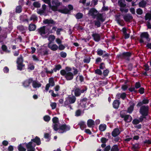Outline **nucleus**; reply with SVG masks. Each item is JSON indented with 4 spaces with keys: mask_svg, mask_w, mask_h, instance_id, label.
<instances>
[{
    "mask_svg": "<svg viewBox=\"0 0 151 151\" xmlns=\"http://www.w3.org/2000/svg\"><path fill=\"white\" fill-rule=\"evenodd\" d=\"M98 11L95 8H93L91 9L89 11V13L91 14V15L93 16H96V19L97 20L94 21L95 26H96L97 27H99L101 26V23L100 21L103 22L105 20V18H104L102 14L98 13L96 14H94V13H97Z\"/></svg>",
    "mask_w": 151,
    "mask_h": 151,
    "instance_id": "obj_1",
    "label": "nucleus"
},
{
    "mask_svg": "<svg viewBox=\"0 0 151 151\" xmlns=\"http://www.w3.org/2000/svg\"><path fill=\"white\" fill-rule=\"evenodd\" d=\"M53 128L55 131H57L58 130L59 133H62L69 130L70 127L65 124L62 125L59 127L57 124H54L53 125Z\"/></svg>",
    "mask_w": 151,
    "mask_h": 151,
    "instance_id": "obj_2",
    "label": "nucleus"
},
{
    "mask_svg": "<svg viewBox=\"0 0 151 151\" xmlns=\"http://www.w3.org/2000/svg\"><path fill=\"white\" fill-rule=\"evenodd\" d=\"M132 53L130 52H124L117 55L118 58L122 59H125L127 60H129V58L131 57Z\"/></svg>",
    "mask_w": 151,
    "mask_h": 151,
    "instance_id": "obj_3",
    "label": "nucleus"
},
{
    "mask_svg": "<svg viewBox=\"0 0 151 151\" xmlns=\"http://www.w3.org/2000/svg\"><path fill=\"white\" fill-rule=\"evenodd\" d=\"M51 2L52 5L51 4L50 8L54 12L58 11V7L62 4V3L58 0H52Z\"/></svg>",
    "mask_w": 151,
    "mask_h": 151,
    "instance_id": "obj_4",
    "label": "nucleus"
},
{
    "mask_svg": "<svg viewBox=\"0 0 151 151\" xmlns=\"http://www.w3.org/2000/svg\"><path fill=\"white\" fill-rule=\"evenodd\" d=\"M125 2V0H119L118 1L119 5L120 7V10L122 12H124L125 13H127L128 12V9H124L123 7L126 6V4L123 2Z\"/></svg>",
    "mask_w": 151,
    "mask_h": 151,
    "instance_id": "obj_5",
    "label": "nucleus"
},
{
    "mask_svg": "<svg viewBox=\"0 0 151 151\" xmlns=\"http://www.w3.org/2000/svg\"><path fill=\"white\" fill-rule=\"evenodd\" d=\"M76 100V98L75 96H69L67 98L64 102V106H66L69 104H73L75 103Z\"/></svg>",
    "mask_w": 151,
    "mask_h": 151,
    "instance_id": "obj_6",
    "label": "nucleus"
},
{
    "mask_svg": "<svg viewBox=\"0 0 151 151\" xmlns=\"http://www.w3.org/2000/svg\"><path fill=\"white\" fill-rule=\"evenodd\" d=\"M149 108L147 106H142L140 108L139 112L143 116H146L148 115Z\"/></svg>",
    "mask_w": 151,
    "mask_h": 151,
    "instance_id": "obj_7",
    "label": "nucleus"
},
{
    "mask_svg": "<svg viewBox=\"0 0 151 151\" xmlns=\"http://www.w3.org/2000/svg\"><path fill=\"white\" fill-rule=\"evenodd\" d=\"M122 15L123 17L124 20L126 22H130L133 19L132 16L129 13H127L125 14H122Z\"/></svg>",
    "mask_w": 151,
    "mask_h": 151,
    "instance_id": "obj_8",
    "label": "nucleus"
},
{
    "mask_svg": "<svg viewBox=\"0 0 151 151\" xmlns=\"http://www.w3.org/2000/svg\"><path fill=\"white\" fill-rule=\"evenodd\" d=\"M87 88L85 86L84 88L82 90H81L80 89L78 88H76L75 89L74 91V94L76 96H79L82 93H83L85 91H86L87 90Z\"/></svg>",
    "mask_w": 151,
    "mask_h": 151,
    "instance_id": "obj_9",
    "label": "nucleus"
},
{
    "mask_svg": "<svg viewBox=\"0 0 151 151\" xmlns=\"http://www.w3.org/2000/svg\"><path fill=\"white\" fill-rule=\"evenodd\" d=\"M149 36V35L147 32L142 33L140 35V39L139 40L140 43L142 44L144 43V41L143 39V38H147Z\"/></svg>",
    "mask_w": 151,
    "mask_h": 151,
    "instance_id": "obj_10",
    "label": "nucleus"
},
{
    "mask_svg": "<svg viewBox=\"0 0 151 151\" xmlns=\"http://www.w3.org/2000/svg\"><path fill=\"white\" fill-rule=\"evenodd\" d=\"M49 82V83L46 85L45 88V90L47 91L48 90L50 86H53L55 85L54 81L52 78H50Z\"/></svg>",
    "mask_w": 151,
    "mask_h": 151,
    "instance_id": "obj_11",
    "label": "nucleus"
},
{
    "mask_svg": "<svg viewBox=\"0 0 151 151\" xmlns=\"http://www.w3.org/2000/svg\"><path fill=\"white\" fill-rule=\"evenodd\" d=\"M122 111L121 112V116L122 118L124 119V120L125 121L127 122H130L132 120V118L129 115H123L121 114Z\"/></svg>",
    "mask_w": 151,
    "mask_h": 151,
    "instance_id": "obj_12",
    "label": "nucleus"
},
{
    "mask_svg": "<svg viewBox=\"0 0 151 151\" xmlns=\"http://www.w3.org/2000/svg\"><path fill=\"white\" fill-rule=\"evenodd\" d=\"M92 36L93 38V40L96 42H99L101 40V36L98 33H93L92 35Z\"/></svg>",
    "mask_w": 151,
    "mask_h": 151,
    "instance_id": "obj_13",
    "label": "nucleus"
},
{
    "mask_svg": "<svg viewBox=\"0 0 151 151\" xmlns=\"http://www.w3.org/2000/svg\"><path fill=\"white\" fill-rule=\"evenodd\" d=\"M121 133V131L118 128L114 129L112 132V135L113 137H116L119 135Z\"/></svg>",
    "mask_w": 151,
    "mask_h": 151,
    "instance_id": "obj_14",
    "label": "nucleus"
},
{
    "mask_svg": "<svg viewBox=\"0 0 151 151\" xmlns=\"http://www.w3.org/2000/svg\"><path fill=\"white\" fill-rule=\"evenodd\" d=\"M43 23L45 24H52L55 25L56 24L55 22L51 19H45L43 21Z\"/></svg>",
    "mask_w": 151,
    "mask_h": 151,
    "instance_id": "obj_15",
    "label": "nucleus"
},
{
    "mask_svg": "<svg viewBox=\"0 0 151 151\" xmlns=\"http://www.w3.org/2000/svg\"><path fill=\"white\" fill-rule=\"evenodd\" d=\"M37 31L38 33L41 35H44L46 34L45 26H43L37 29Z\"/></svg>",
    "mask_w": 151,
    "mask_h": 151,
    "instance_id": "obj_16",
    "label": "nucleus"
},
{
    "mask_svg": "<svg viewBox=\"0 0 151 151\" xmlns=\"http://www.w3.org/2000/svg\"><path fill=\"white\" fill-rule=\"evenodd\" d=\"M71 71L72 72H68L66 76H73V75H76L77 74L78 72V70L74 67H72V71Z\"/></svg>",
    "mask_w": 151,
    "mask_h": 151,
    "instance_id": "obj_17",
    "label": "nucleus"
},
{
    "mask_svg": "<svg viewBox=\"0 0 151 151\" xmlns=\"http://www.w3.org/2000/svg\"><path fill=\"white\" fill-rule=\"evenodd\" d=\"M40 52L42 55L45 56L48 55V50L45 48H41L40 49Z\"/></svg>",
    "mask_w": 151,
    "mask_h": 151,
    "instance_id": "obj_18",
    "label": "nucleus"
},
{
    "mask_svg": "<svg viewBox=\"0 0 151 151\" xmlns=\"http://www.w3.org/2000/svg\"><path fill=\"white\" fill-rule=\"evenodd\" d=\"M48 47L52 51H55L58 48V45L56 44H53L51 45V44H48Z\"/></svg>",
    "mask_w": 151,
    "mask_h": 151,
    "instance_id": "obj_19",
    "label": "nucleus"
},
{
    "mask_svg": "<svg viewBox=\"0 0 151 151\" xmlns=\"http://www.w3.org/2000/svg\"><path fill=\"white\" fill-rule=\"evenodd\" d=\"M127 29L126 27H124L122 29V31L124 35V38L125 39L128 38L130 37V35L127 32Z\"/></svg>",
    "mask_w": 151,
    "mask_h": 151,
    "instance_id": "obj_20",
    "label": "nucleus"
},
{
    "mask_svg": "<svg viewBox=\"0 0 151 151\" xmlns=\"http://www.w3.org/2000/svg\"><path fill=\"white\" fill-rule=\"evenodd\" d=\"M32 86L35 88L40 87L41 84L39 83L38 81H34L32 82Z\"/></svg>",
    "mask_w": 151,
    "mask_h": 151,
    "instance_id": "obj_21",
    "label": "nucleus"
},
{
    "mask_svg": "<svg viewBox=\"0 0 151 151\" xmlns=\"http://www.w3.org/2000/svg\"><path fill=\"white\" fill-rule=\"evenodd\" d=\"M126 94L125 93H119L116 95V98L117 99H120V98L123 99H124L126 97Z\"/></svg>",
    "mask_w": 151,
    "mask_h": 151,
    "instance_id": "obj_22",
    "label": "nucleus"
},
{
    "mask_svg": "<svg viewBox=\"0 0 151 151\" xmlns=\"http://www.w3.org/2000/svg\"><path fill=\"white\" fill-rule=\"evenodd\" d=\"M58 11L63 14H68L70 13V10L66 8L63 9H59Z\"/></svg>",
    "mask_w": 151,
    "mask_h": 151,
    "instance_id": "obj_23",
    "label": "nucleus"
},
{
    "mask_svg": "<svg viewBox=\"0 0 151 151\" xmlns=\"http://www.w3.org/2000/svg\"><path fill=\"white\" fill-rule=\"evenodd\" d=\"M36 25L33 24H30L28 27V29L30 31H34L36 29Z\"/></svg>",
    "mask_w": 151,
    "mask_h": 151,
    "instance_id": "obj_24",
    "label": "nucleus"
},
{
    "mask_svg": "<svg viewBox=\"0 0 151 151\" xmlns=\"http://www.w3.org/2000/svg\"><path fill=\"white\" fill-rule=\"evenodd\" d=\"M32 80L30 79L25 81L23 83V85L25 87H28L30 83L32 82Z\"/></svg>",
    "mask_w": 151,
    "mask_h": 151,
    "instance_id": "obj_25",
    "label": "nucleus"
},
{
    "mask_svg": "<svg viewBox=\"0 0 151 151\" xmlns=\"http://www.w3.org/2000/svg\"><path fill=\"white\" fill-rule=\"evenodd\" d=\"M31 142L36 143L38 145H39L41 144L40 139L37 137H36L35 139H32Z\"/></svg>",
    "mask_w": 151,
    "mask_h": 151,
    "instance_id": "obj_26",
    "label": "nucleus"
},
{
    "mask_svg": "<svg viewBox=\"0 0 151 151\" xmlns=\"http://www.w3.org/2000/svg\"><path fill=\"white\" fill-rule=\"evenodd\" d=\"M146 1L145 0H142L139 3V6L140 7L144 8L146 6Z\"/></svg>",
    "mask_w": 151,
    "mask_h": 151,
    "instance_id": "obj_27",
    "label": "nucleus"
},
{
    "mask_svg": "<svg viewBox=\"0 0 151 151\" xmlns=\"http://www.w3.org/2000/svg\"><path fill=\"white\" fill-rule=\"evenodd\" d=\"M27 148L35 147V145L32 142H30L28 143H25Z\"/></svg>",
    "mask_w": 151,
    "mask_h": 151,
    "instance_id": "obj_28",
    "label": "nucleus"
},
{
    "mask_svg": "<svg viewBox=\"0 0 151 151\" xmlns=\"http://www.w3.org/2000/svg\"><path fill=\"white\" fill-rule=\"evenodd\" d=\"M55 39V37L54 35H50L48 38V40L49 41L48 44H51Z\"/></svg>",
    "mask_w": 151,
    "mask_h": 151,
    "instance_id": "obj_29",
    "label": "nucleus"
},
{
    "mask_svg": "<svg viewBox=\"0 0 151 151\" xmlns=\"http://www.w3.org/2000/svg\"><path fill=\"white\" fill-rule=\"evenodd\" d=\"M22 11V6L21 5L17 6L15 9V12L16 13H20Z\"/></svg>",
    "mask_w": 151,
    "mask_h": 151,
    "instance_id": "obj_30",
    "label": "nucleus"
},
{
    "mask_svg": "<svg viewBox=\"0 0 151 151\" xmlns=\"http://www.w3.org/2000/svg\"><path fill=\"white\" fill-rule=\"evenodd\" d=\"M120 102L118 100L114 101L113 104V107L116 109H117L119 107Z\"/></svg>",
    "mask_w": 151,
    "mask_h": 151,
    "instance_id": "obj_31",
    "label": "nucleus"
},
{
    "mask_svg": "<svg viewBox=\"0 0 151 151\" xmlns=\"http://www.w3.org/2000/svg\"><path fill=\"white\" fill-rule=\"evenodd\" d=\"M87 124L88 127H90L94 125V122L92 119H89L87 121Z\"/></svg>",
    "mask_w": 151,
    "mask_h": 151,
    "instance_id": "obj_32",
    "label": "nucleus"
},
{
    "mask_svg": "<svg viewBox=\"0 0 151 151\" xmlns=\"http://www.w3.org/2000/svg\"><path fill=\"white\" fill-rule=\"evenodd\" d=\"M25 144H21L18 146V148L19 151H26V149L23 146Z\"/></svg>",
    "mask_w": 151,
    "mask_h": 151,
    "instance_id": "obj_33",
    "label": "nucleus"
},
{
    "mask_svg": "<svg viewBox=\"0 0 151 151\" xmlns=\"http://www.w3.org/2000/svg\"><path fill=\"white\" fill-rule=\"evenodd\" d=\"M23 59L22 55H21L20 57L18 58L17 60V63H23Z\"/></svg>",
    "mask_w": 151,
    "mask_h": 151,
    "instance_id": "obj_34",
    "label": "nucleus"
},
{
    "mask_svg": "<svg viewBox=\"0 0 151 151\" xmlns=\"http://www.w3.org/2000/svg\"><path fill=\"white\" fill-rule=\"evenodd\" d=\"M78 124L80 126V128L82 130L86 127L85 122L83 121L80 122Z\"/></svg>",
    "mask_w": 151,
    "mask_h": 151,
    "instance_id": "obj_35",
    "label": "nucleus"
},
{
    "mask_svg": "<svg viewBox=\"0 0 151 151\" xmlns=\"http://www.w3.org/2000/svg\"><path fill=\"white\" fill-rule=\"evenodd\" d=\"M135 104L133 103H132V104L128 108V112L131 113L132 112L134 109V106H135Z\"/></svg>",
    "mask_w": 151,
    "mask_h": 151,
    "instance_id": "obj_36",
    "label": "nucleus"
},
{
    "mask_svg": "<svg viewBox=\"0 0 151 151\" xmlns=\"http://www.w3.org/2000/svg\"><path fill=\"white\" fill-rule=\"evenodd\" d=\"M17 69L20 70H22L23 69V68L25 66V64L23 63L17 64Z\"/></svg>",
    "mask_w": 151,
    "mask_h": 151,
    "instance_id": "obj_37",
    "label": "nucleus"
},
{
    "mask_svg": "<svg viewBox=\"0 0 151 151\" xmlns=\"http://www.w3.org/2000/svg\"><path fill=\"white\" fill-rule=\"evenodd\" d=\"M55 68H53V70L55 72H56L57 70H59L62 68L60 64L55 65Z\"/></svg>",
    "mask_w": 151,
    "mask_h": 151,
    "instance_id": "obj_38",
    "label": "nucleus"
},
{
    "mask_svg": "<svg viewBox=\"0 0 151 151\" xmlns=\"http://www.w3.org/2000/svg\"><path fill=\"white\" fill-rule=\"evenodd\" d=\"M145 19L146 20L150 21L151 20V13H146L145 16Z\"/></svg>",
    "mask_w": 151,
    "mask_h": 151,
    "instance_id": "obj_39",
    "label": "nucleus"
},
{
    "mask_svg": "<svg viewBox=\"0 0 151 151\" xmlns=\"http://www.w3.org/2000/svg\"><path fill=\"white\" fill-rule=\"evenodd\" d=\"M106 128V126L104 124H101L99 126V129L101 131H104Z\"/></svg>",
    "mask_w": 151,
    "mask_h": 151,
    "instance_id": "obj_40",
    "label": "nucleus"
},
{
    "mask_svg": "<svg viewBox=\"0 0 151 151\" xmlns=\"http://www.w3.org/2000/svg\"><path fill=\"white\" fill-rule=\"evenodd\" d=\"M83 14L82 13L78 12L76 14L75 16V17L76 19H80L83 17Z\"/></svg>",
    "mask_w": 151,
    "mask_h": 151,
    "instance_id": "obj_41",
    "label": "nucleus"
},
{
    "mask_svg": "<svg viewBox=\"0 0 151 151\" xmlns=\"http://www.w3.org/2000/svg\"><path fill=\"white\" fill-rule=\"evenodd\" d=\"M35 8H39L40 7V4L38 1H35L33 4Z\"/></svg>",
    "mask_w": 151,
    "mask_h": 151,
    "instance_id": "obj_42",
    "label": "nucleus"
},
{
    "mask_svg": "<svg viewBox=\"0 0 151 151\" xmlns=\"http://www.w3.org/2000/svg\"><path fill=\"white\" fill-rule=\"evenodd\" d=\"M96 52L97 55L100 56L102 55L104 53V51L100 48H98Z\"/></svg>",
    "mask_w": 151,
    "mask_h": 151,
    "instance_id": "obj_43",
    "label": "nucleus"
},
{
    "mask_svg": "<svg viewBox=\"0 0 151 151\" xmlns=\"http://www.w3.org/2000/svg\"><path fill=\"white\" fill-rule=\"evenodd\" d=\"M37 17L35 15H32L30 17L29 20L30 21L33 20L34 21H37Z\"/></svg>",
    "mask_w": 151,
    "mask_h": 151,
    "instance_id": "obj_44",
    "label": "nucleus"
},
{
    "mask_svg": "<svg viewBox=\"0 0 151 151\" xmlns=\"http://www.w3.org/2000/svg\"><path fill=\"white\" fill-rule=\"evenodd\" d=\"M17 29L21 32H24L25 30L24 27L22 25L17 27Z\"/></svg>",
    "mask_w": 151,
    "mask_h": 151,
    "instance_id": "obj_45",
    "label": "nucleus"
},
{
    "mask_svg": "<svg viewBox=\"0 0 151 151\" xmlns=\"http://www.w3.org/2000/svg\"><path fill=\"white\" fill-rule=\"evenodd\" d=\"M120 15H116L115 16V18L116 20V21L119 24H121V21H120Z\"/></svg>",
    "mask_w": 151,
    "mask_h": 151,
    "instance_id": "obj_46",
    "label": "nucleus"
},
{
    "mask_svg": "<svg viewBox=\"0 0 151 151\" xmlns=\"http://www.w3.org/2000/svg\"><path fill=\"white\" fill-rule=\"evenodd\" d=\"M95 73L96 74L99 75H101L102 74V71L101 70V69H97L95 71Z\"/></svg>",
    "mask_w": 151,
    "mask_h": 151,
    "instance_id": "obj_47",
    "label": "nucleus"
},
{
    "mask_svg": "<svg viewBox=\"0 0 151 151\" xmlns=\"http://www.w3.org/2000/svg\"><path fill=\"white\" fill-rule=\"evenodd\" d=\"M111 151H119L117 145H115L113 146L111 149Z\"/></svg>",
    "mask_w": 151,
    "mask_h": 151,
    "instance_id": "obj_48",
    "label": "nucleus"
},
{
    "mask_svg": "<svg viewBox=\"0 0 151 151\" xmlns=\"http://www.w3.org/2000/svg\"><path fill=\"white\" fill-rule=\"evenodd\" d=\"M139 148V145L138 144H135L133 145L132 149L135 151H137V149Z\"/></svg>",
    "mask_w": 151,
    "mask_h": 151,
    "instance_id": "obj_49",
    "label": "nucleus"
},
{
    "mask_svg": "<svg viewBox=\"0 0 151 151\" xmlns=\"http://www.w3.org/2000/svg\"><path fill=\"white\" fill-rule=\"evenodd\" d=\"M136 12L138 14L141 15L143 13V11L141 9L139 8L137 9Z\"/></svg>",
    "mask_w": 151,
    "mask_h": 151,
    "instance_id": "obj_50",
    "label": "nucleus"
},
{
    "mask_svg": "<svg viewBox=\"0 0 151 151\" xmlns=\"http://www.w3.org/2000/svg\"><path fill=\"white\" fill-rule=\"evenodd\" d=\"M60 56L63 58H65L67 56L66 53L62 51L60 52Z\"/></svg>",
    "mask_w": 151,
    "mask_h": 151,
    "instance_id": "obj_51",
    "label": "nucleus"
},
{
    "mask_svg": "<svg viewBox=\"0 0 151 151\" xmlns=\"http://www.w3.org/2000/svg\"><path fill=\"white\" fill-rule=\"evenodd\" d=\"M76 79L77 81H80L81 82L83 81V76H77Z\"/></svg>",
    "mask_w": 151,
    "mask_h": 151,
    "instance_id": "obj_52",
    "label": "nucleus"
},
{
    "mask_svg": "<svg viewBox=\"0 0 151 151\" xmlns=\"http://www.w3.org/2000/svg\"><path fill=\"white\" fill-rule=\"evenodd\" d=\"M3 71L5 73H8L9 71V69L7 66H5L3 68Z\"/></svg>",
    "mask_w": 151,
    "mask_h": 151,
    "instance_id": "obj_53",
    "label": "nucleus"
},
{
    "mask_svg": "<svg viewBox=\"0 0 151 151\" xmlns=\"http://www.w3.org/2000/svg\"><path fill=\"white\" fill-rule=\"evenodd\" d=\"M1 49L4 52H6L7 51V47L5 45H3L1 46Z\"/></svg>",
    "mask_w": 151,
    "mask_h": 151,
    "instance_id": "obj_54",
    "label": "nucleus"
},
{
    "mask_svg": "<svg viewBox=\"0 0 151 151\" xmlns=\"http://www.w3.org/2000/svg\"><path fill=\"white\" fill-rule=\"evenodd\" d=\"M60 74L62 76H66L67 73L65 70H61L60 71Z\"/></svg>",
    "mask_w": 151,
    "mask_h": 151,
    "instance_id": "obj_55",
    "label": "nucleus"
},
{
    "mask_svg": "<svg viewBox=\"0 0 151 151\" xmlns=\"http://www.w3.org/2000/svg\"><path fill=\"white\" fill-rule=\"evenodd\" d=\"M102 61V59L100 57H98L97 58L95 61V64H98L99 62H101Z\"/></svg>",
    "mask_w": 151,
    "mask_h": 151,
    "instance_id": "obj_56",
    "label": "nucleus"
},
{
    "mask_svg": "<svg viewBox=\"0 0 151 151\" xmlns=\"http://www.w3.org/2000/svg\"><path fill=\"white\" fill-rule=\"evenodd\" d=\"M102 55V57H103V58H104L105 59H106L109 58L110 55V54L107 53L105 54H104Z\"/></svg>",
    "mask_w": 151,
    "mask_h": 151,
    "instance_id": "obj_57",
    "label": "nucleus"
},
{
    "mask_svg": "<svg viewBox=\"0 0 151 151\" xmlns=\"http://www.w3.org/2000/svg\"><path fill=\"white\" fill-rule=\"evenodd\" d=\"M65 48V46H64L63 44H60L58 47L59 49L60 50H64Z\"/></svg>",
    "mask_w": 151,
    "mask_h": 151,
    "instance_id": "obj_58",
    "label": "nucleus"
},
{
    "mask_svg": "<svg viewBox=\"0 0 151 151\" xmlns=\"http://www.w3.org/2000/svg\"><path fill=\"white\" fill-rule=\"evenodd\" d=\"M44 119L46 122H48L50 120V117L49 116L46 115L44 117Z\"/></svg>",
    "mask_w": 151,
    "mask_h": 151,
    "instance_id": "obj_59",
    "label": "nucleus"
},
{
    "mask_svg": "<svg viewBox=\"0 0 151 151\" xmlns=\"http://www.w3.org/2000/svg\"><path fill=\"white\" fill-rule=\"evenodd\" d=\"M144 69L146 71H147L149 70V69H150L149 67L147 64H145L144 65Z\"/></svg>",
    "mask_w": 151,
    "mask_h": 151,
    "instance_id": "obj_60",
    "label": "nucleus"
},
{
    "mask_svg": "<svg viewBox=\"0 0 151 151\" xmlns=\"http://www.w3.org/2000/svg\"><path fill=\"white\" fill-rule=\"evenodd\" d=\"M52 121L55 124H57L58 122V118L56 117H54L52 119Z\"/></svg>",
    "mask_w": 151,
    "mask_h": 151,
    "instance_id": "obj_61",
    "label": "nucleus"
},
{
    "mask_svg": "<svg viewBox=\"0 0 151 151\" xmlns=\"http://www.w3.org/2000/svg\"><path fill=\"white\" fill-rule=\"evenodd\" d=\"M45 3L48 4L50 8L51 4L50 0H42Z\"/></svg>",
    "mask_w": 151,
    "mask_h": 151,
    "instance_id": "obj_62",
    "label": "nucleus"
},
{
    "mask_svg": "<svg viewBox=\"0 0 151 151\" xmlns=\"http://www.w3.org/2000/svg\"><path fill=\"white\" fill-rule=\"evenodd\" d=\"M56 104L55 102L51 103L50 104V106L52 109H54L56 106Z\"/></svg>",
    "mask_w": 151,
    "mask_h": 151,
    "instance_id": "obj_63",
    "label": "nucleus"
},
{
    "mask_svg": "<svg viewBox=\"0 0 151 151\" xmlns=\"http://www.w3.org/2000/svg\"><path fill=\"white\" fill-rule=\"evenodd\" d=\"M140 122L137 119H134L132 121V123L134 124H137Z\"/></svg>",
    "mask_w": 151,
    "mask_h": 151,
    "instance_id": "obj_64",
    "label": "nucleus"
}]
</instances>
